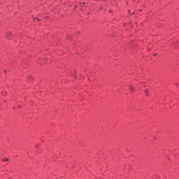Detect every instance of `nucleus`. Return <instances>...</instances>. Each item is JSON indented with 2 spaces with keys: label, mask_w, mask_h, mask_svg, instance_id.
Here are the masks:
<instances>
[{
  "label": "nucleus",
  "mask_w": 179,
  "mask_h": 179,
  "mask_svg": "<svg viewBox=\"0 0 179 179\" xmlns=\"http://www.w3.org/2000/svg\"><path fill=\"white\" fill-rule=\"evenodd\" d=\"M145 93L146 94V96H149V90H145Z\"/></svg>",
  "instance_id": "1"
},
{
  "label": "nucleus",
  "mask_w": 179,
  "mask_h": 179,
  "mask_svg": "<svg viewBox=\"0 0 179 179\" xmlns=\"http://www.w3.org/2000/svg\"><path fill=\"white\" fill-rule=\"evenodd\" d=\"M130 90H131V92H134V87H132L131 85L129 87Z\"/></svg>",
  "instance_id": "2"
},
{
  "label": "nucleus",
  "mask_w": 179,
  "mask_h": 179,
  "mask_svg": "<svg viewBox=\"0 0 179 179\" xmlns=\"http://www.w3.org/2000/svg\"><path fill=\"white\" fill-rule=\"evenodd\" d=\"M3 162H9V159L6 158L5 159H3Z\"/></svg>",
  "instance_id": "3"
},
{
  "label": "nucleus",
  "mask_w": 179,
  "mask_h": 179,
  "mask_svg": "<svg viewBox=\"0 0 179 179\" xmlns=\"http://www.w3.org/2000/svg\"><path fill=\"white\" fill-rule=\"evenodd\" d=\"M6 72H7L6 70H4V73H6Z\"/></svg>",
  "instance_id": "4"
},
{
  "label": "nucleus",
  "mask_w": 179,
  "mask_h": 179,
  "mask_svg": "<svg viewBox=\"0 0 179 179\" xmlns=\"http://www.w3.org/2000/svg\"><path fill=\"white\" fill-rule=\"evenodd\" d=\"M140 12H142V10H139Z\"/></svg>",
  "instance_id": "5"
},
{
  "label": "nucleus",
  "mask_w": 179,
  "mask_h": 179,
  "mask_svg": "<svg viewBox=\"0 0 179 179\" xmlns=\"http://www.w3.org/2000/svg\"><path fill=\"white\" fill-rule=\"evenodd\" d=\"M155 56H156L157 55L155 54V55H154Z\"/></svg>",
  "instance_id": "6"
}]
</instances>
